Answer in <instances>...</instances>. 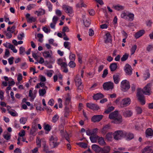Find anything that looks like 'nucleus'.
<instances>
[{
	"label": "nucleus",
	"mask_w": 153,
	"mask_h": 153,
	"mask_svg": "<svg viewBox=\"0 0 153 153\" xmlns=\"http://www.w3.org/2000/svg\"><path fill=\"white\" fill-rule=\"evenodd\" d=\"M54 72L52 70H50L47 71L46 74L49 77H51L52 76Z\"/></svg>",
	"instance_id": "46"
},
{
	"label": "nucleus",
	"mask_w": 153,
	"mask_h": 153,
	"mask_svg": "<svg viewBox=\"0 0 153 153\" xmlns=\"http://www.w3.org/2000/svg\"><path fill=\"white\" fill-rule=\"evenodd\" d=\"M62 8L63 10L69 16H73L74 11L72 7L64 4L62 5Z\"/></svg>",
	"instance_id": "5"
},
{
	"label": "nucleus",
	"mask_w": 153,
	"mask_h": 153,
	"mask_svg": "<svg viewBox=\"0 0 153 153\" xmlns=\"http://www.w3.org/2000/svg\"><path fill=\"white\" fill-rule=\"evenodd\" d=\"M3 137L5 139L9 140L10 139V135L9 133H7V134H4Z\"/></svg>",
	"instance_id": "63"
},
{
	"label": "nucleus",
	"mask_w": 153,
	"mask_h": 153,
	"mask_svg": "<svg viewBox=\"0 0 153 153\" xmlns=\"http://www.w3.org/2000/svg\"><path fill=\"white\" fill-rule=\"evenodd\" d=\"M111 149L109 146H106L103 148H101V153H108L109 152Z\"/></svg>",
	"instance_id": "22"
},
{
	"label": "nucleus",
	"mask_w": 153,
	"mask_h": 153,
	"mask_svg": "<svg viewBox=\"0 0 153 153\" xmlns=\"http://www.w3.org/2000/svg\"><path fill=\"white\" fill-rule=\"evenodd\" d=\"M36 6V5L35 4H31L29 5H28L26 8L27 10H31L35 6Z\"/></svg>",
	"instance_id": "52"
},
{
	"label": "nucleus",
	"mask_w": 153,
	"mask_h": 153,
	"mask_svg": "<svg viewBox=\"0 0 153 153\" xmlns=\"http://www.w3.org/2000/svg\"><path fill=\"white\" fill-rule=\"evenodd\" d=\"M121 88L122 90L126 91L130 88L129 82L126 80H123L121 83Z\"/></svg>",
	"instance_id": "8"
},
{
	"label": "nucleus",
	"mask_w": 153,
	"mask_h": 153,
	"mask_svg": "<svg viewBox=\"0 0 153 153\" xmlns=\"http://www.w3.org/2000/svg\"><path fill=\"white\" fill-rule=\"evenodd\" d=\"M146 137H152L153 136V130L151 128H148L146 131Z\"/></svg>",
	"instance_id": "16"
},
{
	"label": "nucleus",
	"mask_w": 153,
	"mask_h": 153,
	"mask_svg": "<svg viewBox=\"0 0 153 153\" xmlns=\"http://www.w3.org/2000/svg\"><path fill=\"white\" fill-rule=\"evenodd\" d=\"M59 118L58 115L56 114L52 117L51 121L53 123H56L58 120Z\"/></svg>",
	"instance_id": "36"
},
{
	"label": "nucleus",
	"mask_w": 153,
	"mask_h": 153,
	"mask_svg": "<svg viewBox=\"0 0 153 153\" xmlns=\"http://www.w3.org/2000/svg\"><path fill=\"white\" fill-rule=\"evenodd\" d=\"M132 114V112L130 110H125L123 113V115L126 117H130Z\"/></svg>",
	"instance_id": "29"
},
{
	"label": "nucleus",
	"mask_w": 153,
	"mask_h": 153,
	"mask_svg": "<svg viewBox=\"0 0 153 153\" xmlns=\"http://www.w3.org/2000/svg\"><path fill=\"white\" fill-rule=\"evenodd\" d=\"M151 86V84L149 83L143 89L138 91L137 92V96L138 100L142 105H144L146 102L144 96L142 94V92L145 95H149L150 94Z\"/></svg>",
	"instance_id": "1"
},
{
	"label": "nucleus",
	"mask_w": 153,
	"mask_h": 153,
	"mask_svg": "<svg viewBox=\"0 0 153 153\" xmlns=\"http://www.w3.org/2000/svg\"><path fill=\"white\" fill-rule=\"evenodd\" d=\"M128 12H126L122 13L120 15L121 18L127 20V15H128Z\"/></svg>",
	"instance_id": "40"
},
{
	"label": "nucleus",
	"mask_w": 153,
	"mask_h": 153,
	"mask_svg": "<svg viewBox=\"0 0 153 153\" xmlns=\"http://www.w3.org/2000/svg\"><path fill=\"white\" fill-rule=\"evenodd\" d=\"M124 137H125L127 140H130L133 138L134 135L131 133L126 132V135Z\"/></svg>",
	"instance_id": "32"
},
{
	"label": "nucleus",
	"mask_w": 153,
	"mask_h": 153,
	"mask_svg": "<svg viewBox=\"0 0 153 153\" xmlns=\"http://www.w3.org/2000/svg\"><path fill=\"white\" fill-rule=\"evenodd\" d=\"M113 79L114 83L116 84H118L119 81V76L117 75H114L113 76Z\"/></svg>",
	"instance_id": "43"
},
{
	"label": "nucleus",
	"mask_w": 153,
	"mask_h": 153,
	"mask_svg": "<svg viewBox=\"0 0 153 153\" xmlns=\"http://www.w3.org/2000/svg\"><path fill=\"white\" fill-rule=\"evenodd\" d=\"M103 94L101 93H97L94 95L93 96L94 99L95 100H97L103 97Z\"/></svg>",
	"instance_id": "28"
},
{
	"label": "nucleus",
	"mask_w": 153,
	"mask_h": 153,
	"mask_svg": "<svg viewBox=\"0 0 153 153\" xmlns=\"http://www.w3.org/2000/svg\"><path fill=\"white\" fill-rule=\"evenodd\" d=\"M125 149L124 147L115 148L114 149L113 153H121V151H125Z\"/></svg>",
	"instance_id": "27"
},
{
	"label": "nucleus",
	"mask_w": 153,
	"mask_h": 153,
	"mask_svg": "<svg viewBox=\"0 0 153 153\" xmlns=\"http://www.w3.org/2000/svg\"><path fill=\"white\" fill-rule=\"evenodd\" d=\"M69 58L71 61H73L75 60V54L71 53L69 56Z\"/></svg>",
	"instance_id": "62"
},
{
	"label": "nucleus",
	"mask_w": 153,
	"mask_h": 153,
	"mask_svg": "<svg viewBox=\"0 0 153 153\" xmlns=\"http://www.w3.org/2000/svg\"><path fill=\"white\" fill-rule=\"evenodd\" d=\"M45 13V11L44 10L42 9H39L38 10L35 11V14H37L38 16L44 15Z\"/></svg>",
	"instance_id": "24"
},
{
	"label": "nucleus",
	"mask_w": 153,
	"mask_h": 153,
	"mask_svg": "<svg viewBox=\"0 0 153 153\" xmlns=\"http://www.w3.org/2000/svg\"><path fill=\"white\" fill-rule=\"evenodd\" d=\"M16 27L15 26H13L11 28L9 27H8L7 30L8 31H10L11 33H13L14 32Z\"/></svg>",
	"instance_id": "50"
},
{
	"label": "nucleus",
	"mask_w": 153,
	"mask_h": 153,
	"mask_svg": "<svg viewBox=\"0 0 153 153\" xmlns=\"http://www.w3.org/2000/svg\"><path fill=\"white\" fill-rule=\"evenodd\" d=\"M46 4L48 8L49 11H52V5L51 2L48 1H46Z\"/></svg>",
	"instance_id": "39"
},
{
	"label": "nucleus",
	"mask_w": 153,
	"mask_h": 153,
	"mask_svg": "<svg viewBox=\"0 0 153 153\" xmlns=\"http://www.w3.org/2000/svg\"><path fill=\"white\" fill-rule=\"evenodd\" d=\"M70 112V111L68 108L66 107L65 109V112L64 113V116L67 117L68 115V114Z\"/></svg>",
	"instance_id": "57"
},
{
	"label": "nucleus",
	"mask_w": 153,
	"mask_h": 153,
	"mask_svg": "<svg viewBox=\"0 0 153 153\" xmlns=\"http://www.w3.org/2000/svg\"><path fill=\"white\" fill-rule=\"evenodd\" d=\"M110 126L109 125H107L104 126L102 130V132L103 134H105L107 130L109 129Z\"/></svg>",
	"instance_id": "33"
},
{
	"label": "nucleus",
	"mask_w": 153,
	"mask_h": 153,
	"mask_svg": "<svg viewBox=\"0 0 153 153\" xmlns=\"http://www.w3.org/2000/svg\"><path fill=\"white\" fill-rule=\"evenodd\" d=\"M146 49L147 51L150 52L153 50V45L149 44L147 46Z\"/></svg>",
	"instance_id": "45"
},
{
	"label": "nucleus",
	"mask_w": 153,
	"mask_h": 153,
	"mask_svg": "<svg viewBox=\"0 0 153 153\" xmlns=\"http://www.w3.org/2000/svg\"><path fill=\"white\" fill-rule=\"evenodd\" d=\"M36 91L34 90L33 91V90H30L29 91V96L30 97V101H33L34 99L36 96Z\"/></svg>",
	"instance_id": "11"
},
{
	"label": "nucleus",
	"mask_w": 153,
	"mask_h": 153,
	"mask_svg": "<svg viewBox=\"0 0 153 153\" xmlns=\"http://www.w3.org/2000/svg\"><path fill=\"white\" fill-rule=\"evenodd\" d=\"M109 117L113 120L112 123L115 124H120L122 121V116L118 114V111H115L110 113Z\"/></svg>",
	"instance_id": "2"
},
{
	"label": "nucleus",
	"mask_w": 153,
	"mask_h": 153,
	"mask_svg": "<svg viewBox=\"0 0 153 153\" xmlns=\"http://www.w3.org/2000/svg\"><path fill=\"white\" fill-rule=\"evenodd\" d=\"M145 31L144 30H139L135 33L134 36L135 38L137 39L143 36L145 33Z\"/></svg>",
	"instance_id": "13"
},
{
	"label": "nucleus",
	"mask_w": 153,
	"mask_h": 153,
	"mask_svg": "<svg viewBox=\"0 0 153 153\" xmlns=\"http://www.w3.org/2000/svg\"><path fill=\"white\" fill-rule=\"evenodd\" d=\"M126 134V131L122 130H117L115 131L113 133V138L116 140L121 139L124 137Z\"/></svg>",
	"instance_id": "3"
},
{
	"label": "nucleus",
	"mask_w": 153,
	"mask_h": 153,
	"mask_svg": "<svg viewBox=\"0 0 153 153\" xmlns=\"http://www.w3.org/2000/svg\"><path fill=\"white\" fill-rule=\"evenodd\" d=\"M104 89L106 90H112L114 88V83L111 82H105L103 85Z\"/></svg>",
	"instance_id": "9"
},
{
	"label": "nucleus",
	"mask_w": 153,
	"mask_h": 153,
	"mask_svg": "<svg viewBox=\"0 0 153 153\" xmlns=\"http://www.w3.org/2000/svg\"><path fill=\"white\" fill-rule=\"evenodd\" d=\"M102 115H96L93 116L91 118V120L94 122H96L100 121L102 118Z\"/></svg>",
	"instance_id": "14"
},
{
	"label": "nucleus",
	"mask_w": 153,
	"mask_h": 153,
	"mask_svg": "<svg viewBox=\"0 0 153 153\" xmlns=\"http://www.w3.org/2000/svg\"><path fill=\"white\" fill-rule=\"evenodd\" d=\"M117 68V64L116 63H113L110 66V68L111 71H114Z\"/></svg>",
	"instance_id": "34"
},
{
	"label": "nucleus",
	"mask_w": 153,
	"mask_h": 153,
	"mask_svg": "<svg viewBox=\"0 0 153 153\" xmlns=\"http://www.w3.org/2000/svg\"><path fill=\"white\" fill-rule=\"evenodd\" d=\"M57 137L55 135H53L51 136L49 139V143L51 146L52 148H54L59 145L57 142Z\"/></svg>",
	"instance_id": "6"
},
{
	"label": "nucleus",
	"mask_w": 153,
	"mask_h": 153,
	"mask_svg": "<svg viewBox=\"0 0 153 153\" xmlns=\"http://www.w3.org/2000/svg\"><path fill=\"white\" fill-rule=\"evenodd\" d=\"M97 129L95 128L93 129H87L86 131V134L88 136L95 135L97 134Z\"/></svg>",
	"instance_id": "12"
},
{
	"label": "nucleus",
	"mask_w": 153,
	"mask_h": 153,
	"mask_svg": "<svg viewBox=\"0 0 153 153\" xmlns=\"http://www.w3.org/2000/svg\"><path fill=\"white\" fill-rule=\"evenodd\" d=\"M76 144L79 146L80 147L84 148H86L87 147V144L86 143L82 142H79L76 143Z\"/></svg>",
	"instance_id": "38"
},
{
	"label": "nucleus",
	"mask_w": 153,
	"mask_h": 153,
	"mask_svg": "<svg viewBox=\"0 0 153 153\" xmlns=\"http://www.w3.org/2000/svg\"><path fill=\"white\" fill-rule=\"evenodd\" d=\"M137 48V46L136 45H133L130 50L131 53V54L133 55L135 53Z\"/></svg>",
	"instance_id": "37"
},
{
	"label": "nucleus",
	"mask_w": 153,
	"mask_h": 153,
	"mask_svg": "<svg viewBox=\"0 0 153 153\" xmlns=\"http://www.w3.org/2000/svg\"><path fill=\"white\" fill-rule=\"evenodd\" d=\"M98 137L99 136L96 134L95 135L91 136L90 139L92 143H96L97 141Z\"/></svg>",
	"instance_id": "26"
},
{
	"label": "nucleus",
	"mask_w": 153,
	"mask_h": 153,
	"mask_svg": "<svg viewBox=\"0 0 153 153\" xmlns=\"http://www.w3.org/2000/svg\"><path fill=\"white\" fill-rule=\"evenodd\" d=\"M106 37L105 38V42L106 43L111 42L112 41L111 37L110 34L108 32L105 34Z\"/></svg>",
	"instance_id": "19"
},
{
	"label": "nucleus",
	"mask_w": 153,
	"mask_h": 153,
	"mask_svg": "<svg viewBox=\"0 0 153 153\" xmlns=\"http://www.w3.org/2000/svg\"><path fill=\"white\" fill-rule=\"evenodd\" d=\"M42 53L43 56L45 58H51L52 55L51 51H45Z\"/></svg>",
	"instance_id": "23"
},
{
	"label": "nucleus",
	"mask_w": 153,
	"mask_h": 153,
	"mask_svg": "<svg viewBox=\"0 0 153 153\" xmlns=\"http://www.w3.org/2000/svg\"><path fill=\"white\" fill-rule=\"evenodd\" d=\"M85 18V16H84L83 18L84 24L86 27H88L91 24V21L88 18L86 19Z\"/></svg>",
	"instance_id": "21"
},
{
	"label": "nucleus",
	"mask_w": 153,
	"mask_h": 153,
	"mask_svg": "<svg viewBox=\"0 0 153 153\" xmlns=\"http://www.w3.org/2000/svg\"><path fill=\"white\" fill-rule=\"evenodd\" d=\"M114 107L113 106L109 107L105 111L106 113L108 114L113 111L114 109Z\"/></svg>",
	"instance_id": "55"
},
{
	"label": "nucleus",
	"mask_w": 153,
	"mask_h": 153,
	"mask_svg": "<svg viewBox=\"0 0 153 153\" xmlns=\"http://www.w3.org/2000/svg\"><path fill=\"white\" fill-rule=\"evenodd\" d=\"M49 44H52L54 46H57V44L56 43L54 42V40L53 39H51L48 40Z\"/></svg>",
	"instance_id": "51"
},
{
	"label": "nucleus",
	"mask_w": 153,
	"mask_h": 153,
	"mask_svg": "<svg viewBox=\"0 0 153 153\" xmlns=\"http://www.w3.org/2000/svg\"><path fill=\"white\" fill-rule=\"evenodd\" d=\"M129 56L128 54L127 53H125L121 59V60L123 62L126 60L128 58Z\"/></svg>",
	"instance_id": "42"
},
{
	"label": "nucleus",
	"mask_w": 153,
	"mask_h": 153,
	"mask_svg": "<svg viewBox=\"0 0 153 153\" xmlns=\"http://www.w3.org/2000/svg\"><path fill=\"white\" fill-rule=\"evenodd\" d=\"M128 15H127V20L129 21H132L134 20V15L133 13H131L128 12Z\"/></svg>",
	"instance_id": "31"
},
{
	"label": "nucleus",
	"mask_w": 153,
	"mask_h": 153,
	"mask_svg": "<svg viewBox=\"0 0 153 153\" xmlns=\"http://www.w3.org/2000/svg\"><path fill=\"white\" fill-rule=\"evenodd\" d=\"M69 66L71 68H74L76 66V64L73 61H71L68 63Z\"/></svg>",
	"instance_id": "59"
},
{
	"label": "nucleus",
	"mask_w": 153,
	"mask_h": 153,
	"mask_svg": "<svg viewBox=\"0 0 153 153\" xmlns=\"http://www.w3.org/2000/svg\"><path fill=\"white\" fill-rule=\"evenodd\" d=\"M92 148L94 151L97 153L100 152L101 149V147H100L99 146L96 144L92 145Z\"/></svg>",
	"instance_id": "18"
},
{
	"label": "nucleus",
	"mask_w": 153,
	"mask_h": 153,
	"mask_svg": "<svg viewBox=\"0 0 153 153\" xmlns=\"http://www.w3.org/2000/svg\"><path fill=\"white\" fill-rule=\"evenodd\" d=\"M113 7L115 10H123L124 8V6L119 4L114 5Z\"/></svg>",
	"instance_id": "30"
},
{
	"label": "nucleus",
	"mask_w": 153,
	"mask_h": 153,
	"mask_svg": "<svg viewBox=\"0 0 153 153\" xmlns=\"http://www.w3.org/2000/svg\"><path fill=\"white\" fill-rule=\"evenodd\" d=\"M44 128L46 131H49L51 129V126L48 124H46L44 126Z\"/></svg>",
	"instance_id": "58"
},
{
	"label": "nucleus",
	"mask_w": 153,
	"mask_h": 153,
	"mask_svg": "<svg viewBox=\"0 0 153 153\" xmlns=\"http://www.w3.org/2000/svg\"><path fill=\"white\" fill-rule=\"evenodd\" d=\"M124 70L127 75L130 76L132 73L133 69L131 66L128 64H126L124 67Z\"/></svg>",
	"instance_id": "10"
},
{
	"label": "nucleus",
	"mask_w": 153,
	"mask_h": 153,
	"mask_svg": "<svg viewBox=\"0 0 153 153\" xmlns=\"http://www.w3.org/2000/svg\"><path fill=\"white\" fill-rule=\"evenodd\" d=\"M113 134L112 132H109L106 134L105 138L108 141H111L113 140Z\"/></svg>",
	"instance_id": "25"
},
{
	"label": "nucleus",
	"mask_w": 153,
	"mask_h": 153,
	"mask_svg": "<svg viewBox=\"0 0 153 153\" xmlns=\"http://www.w3.org/2000/svg\"><path fill=\"white\" fill-rule=\"evenodd\" d=\"M39 94L40 97L43 96L46 93V90L45 89H40L39 90Z\"/></svg>",
	"instance_id": "35"
},
{
	"label": "nucleus",
	"mask_w": 153,
	"mask_h": 153,
	"mask_svg": "<svg viewBox=\"0 0 153 153\" xmlns=\"http://www.w3.org/2000/svg\"><path fill=\"white\" fill-rule=\"evenodd\" d=\"M131 100L127 97L123 99L119 103V106L122 108L125 107L129 105L131 103Z\"/></svg>",
	"instance_id": "4"
},
{
	"label": "nucleus",
	"mask_w": 153,
	"mask_h": 153,
	"mask_svg": "<svg viewBox=\"0 0 153 153\" xmlns=\"http://www.w3.org/2000/svg\"><path fill=\"white\" fill-rule=\"evenodd\" d=\"M36 143L38 147H41V140L40 138L38 137L36 138Z\"/></svg>",
	"instance_id": "54"
},
{
	"label": "nucleus",
	"mask_w": 153,
	"mask_h": 153,
	"mask_svg": "<svg viewBox=\"0 0 153 153\" xmlns=\"http://www.w3.org/2000/svg\"><path fill=\"white\" fill-rule=\"evenodd\" d=\"M25 36L24 33L21 32L19 33L17 36V38L19 40H22Z\"/></svg>",
	"instance_id": "47"
},
{
	"label": "nucleus",
	"mask_w": 153,
	"mask_h": 153,
	"mask_svg": "<svg viewBox=\"0 0 153 153\" xmlns=\"http://www.w3.org/2000/svg\"><path fill=\"white\" fill-rule=\"evenodd\" d=\"M25 131L23 130H22L21 132L19 133V137H23V136L25 135Z\"/></svg>",
	"instance_id": "61"
},
{
	"label": "nucleus",
	"mask_w": 153,
	"mask_h": 153,
	"mask_svg": "<svg viewBox=\"0 0 153 153\" xmlns=\"http://www.w3.org/2000/svg\"><path fill=\"white\" fill-rule=\"evenodd\" d=\"M36 20V19L33 17H30L27 19V22L29 23H31L34 22Z\"/></svg>",
	"instance_id": "48"
},
{
	"label": "nucleus",
	"mask_w": 153,
	"mask_h": 153,
	"mask_svg": "<svg viewBox=\"0 0 153 153\" xmlns=\"http://www.w3.org/2000/svg\"><path fill=\"white\" fill-rule=\"evenodd\" d=\"M64 60H65V59H64L62 58H60L58 59L57 61V64L59 65H61V64L65 62L64 61Z\"/></svg>",
	"instance_id": "60"
},
{
	"label": "nucleus",
	"mask_w": 153,
	"mask_h": 153,
	"mask_svg": "<svg viewBox=\"0 0 153 153\" xmlns=\"http://www.w3.org/2000/svg\"><path fill=\"white\" fill-rule=\"evenodd\" d=\"M153 148L152 146H147L143 150L142 153H152Z\"/></svg>",
	"instance_id": "17"
},
{
	"label": "nucleus",
	"mask_w": 153,
	"mask_h": 153,
	"mask_svg": "<svg viewBox=\"0 0 153 153\" xmlns=\"http://www.w3.org/2000/svg\"><path fill=\"white\" fill-rule=\"evenodd\" d=\"M27 120V118L25 117H22L20 119V123L23 124H25Z\"/></svg>",
	"instance_id": "53"
},
{
	"label": "nucleus",
	"mask_w": 153,
	"mask_h": 153,
	"mask_svg": "<svg viewBox=\"0 0 153 153\" xmlns=\"http://www.w3.org/2000/svg\"><path fill=\"white\" fill-rule=\"evenodd\" d=\"M9 48L14 53H16L17 52V50L16 49L15 47L13 45L10 44L9 46Z\"/></svg>",
	"instance_id": "56"
},
{
	"label": "nucleus",
	"mask_w": 153,
	"mask_h": 153,
	"mask_svg": "<svg viewBox=\"0 0 153 153\" xmlns=\"http://www.w3.org/2000/svg\"><path fill=\"white\" fill-rule=\"evenodd\" d=\"M135 110L138 114H140L142 111V109L141 107L139 106H137L135 108Z\"/></svg>",
	"instance_id": "49"
},
{
	"label": "nucleus",
	"mask_w": 153,
	"mask_h": 153,
	"mask_svg": "<svg viewBox=\"0 0 153 153\" xmlns=\"http://www.w3.org/2000/svg\"><path fill=\"white\" fill-rule=\"evenodd\" d=\"M71 43L70 42L65 41L64 43V46L65 48H67L68 50H70V48Z\"/></svg>",
	"instance_id": "41"
},
{
	"label": "nucleus",
	"mask_w": 153,
	"mask_h": 153,
	"mask_svg": "<svg viewBox=\"0 0 153 153\" xmlns=\"http://www.w3.org/2000/svg\"><path fill=\"white\" fill-rule=\"evenodd\" d=\"M75 82L76 86L77 87L78 89L81 91L83 88V85H82V82L80 76L79 75L76 76L75 79Z\"/></svg>",
	"instance_id": "7"
},
{
	"label": "nucleus",
	"mask_w": 153,
	"mask_h": 153,
	"mask_svg": "<svg viewBox=\"0 0 153 153\" xmlns=\"http://www.w3.org/2000/svg\"><path fill=\"white\" fill-rule=\"evenodd\" d=\"M97 142L98 144L101 146H104L106 145V143L104 140V138L99 136Z\"/></svg>",
	"instance_id": "20"
},
{
	"label": "nucleus",
	"mask_w": 153,
	"mask_h": 153,
	"mask_svg": "<svg viewBox=\"0 0 153 153\" xmlns=\"http://www.w3.org/2000/svg\"><path fill=\"white\" fill-rule=\"evenodd\" d=\"M108 74V71L107 69H105L103 71V73L102 75V77L103 78H104L105 77L107 76V75Z\"/></svg>",
	"instance_id": "64"
},
{
	"label": "nucleus",
	"mask_w": 153,
	"mask_h": 153,
	"mask_svg": "<svg viewBox=\"0 0 153 153\" xmlns=\"http://www.w3.org/2000/svg\"><path fill=\"white\" fill-rule=\"evenodd\" d=\"M12 116L15 117L18 116V114L15 110H11L8 112Z\"/></svg>",
	"instance_id": "44"
},
{
	"label": "nucleus",
	"mask_w": 153,
	"mask_h": 153,
	"mask_svg": "<svg viewBox=\"0 0 153 153\" xmlns=\"http://www.w3.org/2000/svg\"><path fill=\"white\" fill-rule=\"evenodd\" d=\"M87 106L89 108L93 110H97L99 108V107L96 105L92 103H88Z\"/></svg>",
	"instance_id": "15"
}]
</instances>
